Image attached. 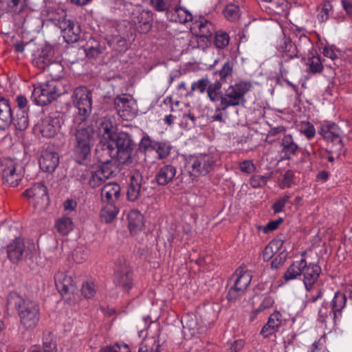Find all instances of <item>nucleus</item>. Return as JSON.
<instances>
[{
  "instance_id": "13",
  "label": "nucleus",
  "mask_w": 352,
  "mask_h": 352,
  "mask_svg": "<svg viewBox=\"0 0 352 352\" xmlns=\"http://www.w3.org/2000/svg\"><path fill=\"white\" fill-rule=\"evenodd\" d=\"M318 133L327 142L338 146L337 150L340 155V151L344 147V143L341 138L342 130L335 123L324 124L320 126Z\"/></svg>"
},
{
  "instance_id": "60",
  "label": "nucleus",
  "mask_w": 352,
  "mask_h": 352,
  "mask_svg": "<svg viewBox=\"0 0 352 352\" xmlns=\"http://www.w3.org/2000/svg\"><path fill=\"white\" fill-rule=\"evenodd\" d=\"M283 219L282 218H279L275 221H270L267 223V224L263 227V231L264 233H268L270 231H274L276 230L278 226L282 223Z\"/></svg>"
},
{
  "instance_id": "51",
  "label": "nucleus",
  "mask_w": 352,
  "mask_h": 352,
  "mask_svg": "<svg viewBox=\"0 0 352 352\" xmlns=\"http://www.w3.org/2000/svg\"><path fill=\"white\" fill-rule=\"evenodd\" d=\"M209 84L208 79L207 78H203L197 82H195L191 85V91L188 93V95H192L195 91H199L200 93H204L207 89Z\"/></svg>"
},
{
  "instance_id": "19",
  "label": "nucleus",
  "mask_w": 352,
  "mask_h": 352,
  "mask_svg": "<svg viewBox=\"0 0 352 352\" xmlns=\"http://www.w3.org/2000/svg\"><path fill=\"white\" fill-rule=\"evenodd\" d=\"M54 282L57 289L62 295L76 292V287L72 277L65 274L64 272L58 271L55 274Z\"/></svg>"
},
{
  "instance_id": "53",
  "label": "nucleus",
  "mask_w": 352,
  "mask_h": 352,
  "mask_svg": "<svg viewBox=\"0 0 352 352\" xmlns=\"http://www.w3.org/2000/svg\"><path fill=\"white\" fill-rule=\"evenodd\" d=\"M332 9V6L328 1H324L321 3V8L319 14H318V19L319 21L324 22L329 19V12Z\"/></svg>"
},
{
  "instance_id": "31",
  "label": "nucleus",
  "mask_w": 352,
  "mask_h": 352,
  "mask_svg": "<svg viewBox=\"0 0 352 352\" xmlns=\"http://www.w3.org/2000/svg\"><path fill=\"white\" fill-rule=\"evenodd\" d=\"M283 146L282 153L285 155V159L289 160L292 155H296L298 146L294 141L291 135H287L283 137L281 142Z\"/></svg>"
},
{
  "instance_id": "5",
  "label": "nucleus",
  "mask_w": 352,
  "mask_h": 352,
  "mask_svg": "<svg viewBox=\"0 0 352 352\" xmlns=\"http://www.w3.org/2000/svg\"><path fill=\"white\" fill-rule=\"evenodd\" d=\"M250 82L240 81L230 85L221 99V109L226 110L229 107H236L245 102V95L251 89Z\"/></svg>"
},
{
  "instance_id": "57",
  "label": "nucleus",
  "mask_w": 352,
  "mask_h": 352,
  "mask_svg": "<svg viewBox=\"0 0 352 352\" xmlns=\"http://www.w3.org/2000/svg\"><path fill=\"white\" fill-rule=\"evenodd\" d=\"M290 198V195H285L277 199L272 206L274 213H278L281 212L286 203L289 200Z\"/></svg>"
},
{
  "instance_id": "42",
  "label": "nucleus",
  "mask_w": 352,
  "mask_h": 352,
  "mask_svg": "<svg viewBox=\"0 0 352 352\" xmlns=\"http://www.w3.org/2000/svg\"><path fill=\"white\" fill-rule=\"evenodd\" d=\"M105 50V47L102 45L100 43L94 42V43H91L90 46H88L85 50L86 56L90 58H96L98 57L100 54L104 53Z\"/></svg>"
},
{
  "instance_id": "11",
  "label": "nucleus",
  "mask_w": 352,
  "mask_h": 352,
  "mask_svg": "<svg viewBox=\"0 0 352 352\" xmlns=\"http://www.w3.org/2000/svg\"><path fill=\"white\" fill-rule=\"evenodd\" d=\"M130 19L136 30L141 34L148 33L153 28V13L151 10L134 9Z\"/></svg>"
},
{
  "instance_id": "36",
  "label": "nucleus",
  "mask_w": 352,
  "mask_h": 352,
  "mask_svg": "<svg viewBox=\"0 0 352 352\" xmlns=\"http://www.w3.org/2000/svg\"><path fill=\"white\" fill-rule=\"evenodd\" d=\"M222 82L217 80L214 83L208 84L207 89L208 96L212 102H217L223 98L221 91Z\"/></svg>"
},
{
  "instance_id": "63",
  "label": "nucleus",
  "mask_w": 352,
  "mask_h": 352,
  "mask_svg": "<svg viewBox=\"0 0 352 352\" xmlns=\"http://www.w3.org/2000/svg\"><path fill=\"white\" fill-rule=\"evenodd\" d=\"M239 168L242 172L246 173H251L255 169L254 164L250 160H245L242 162L239 165Z\"/></svg>"
},
{
  "instance_id": "20",
  "label": "nucleus",
  "mask_w": 352,
  "mask_h": 352,
  "mask_svg": "<svg viewBox=\"0 0 352 352\" xmlns=\"http://www.w3.org/2000/svg\"><path fill=\"white\" fill-rule=\"evenodd\" d=\"M176 172L175 166L172 164L163 163L155 175V180L159 185L165 186L173 181L175 177Z\"/></svg>"
},
{
  "instance_id": "28",
  "label": "nucleus",
  "mask_w": 352,
  "mask_h": 352,
  "mask_svg": "<svg viewBox=\"0 0 352 352\" xmlns=\"http://www.w3.org/2000/svg\"><path fill=\"white\" fill-rule=\"evenodd\" d=\"M109 46L114 51L123 53L129 48V43L125 38L120 35H113L105 38Z\"/></svg>"
},
{
  "instance_id": "64",
  "label": "nucleus",
  "mask_w": 352,
  "mask_h": 352,
  "mask_svg": "<svg viewBox=\"0 0 352 352\" xmlns=\"http://www.w3.org/2000/svg\"><path fill=\"white\" fill-rule=\"evenodd\" d=\"M245 342L242 339H239L230 344V352H239L244 347Z\"/></svg>"
},
{
  "instance_id": "58",
  "label": "nucleus",
  "mask_w": 352,
  "mask_h": 352,
  "mask_svg": "<svg viewBox=\"0 0 352 352\" xmlns=\"http://www.w3.org/2000/svg\"><path fill=\"white\" fill-rule=\"evenodd\" d=\"M16 106L18 108L17 112L22 113L23 111L28 112L29 107L28 106V100L27 98L22 96L19 95L16 96L15 99Z\"/></svg>"
},
{
  "instance_id": "44",
  "label": "nucleus",
  "mask_w": 352,
  "mask_h": 352,
  "mask_svg": "<svg viewBox=\"0 0 352 352\" xmlns=\"http://www.w3.org/2000/svg\"><path fill=\"white\" fill-rule=\"evenodd\" d=\"M228 289L226 298L229 302H235L239 297L244 294L243 292L234 281H232Z\"/></svg>"
},
{
  "instance_id": "32",
  "label": "nucleus",
  "mask_w": 352,
  "mask_h": 352,
  "mask_svg": "<svg viewBox=\"0 0 352 352\" xmlns=\"http://www.w3.org/2000/svg\"><path fill=\"white\" fill-rule=\"evenodd\" d=\"M138 352H160L158 337L146 336L140 344Z\"/></svg>"
},
{
  "instance_id": "25",
  "label": "nucleus",
  "mask_w": 352,
  "mask_h": 352,
  "mask_svg": "<svg viewBox=\"0 0 352 352\" xmlns=\"http://www.w3.org/2000/svg\"><path fill=\"white\" fill-rule=\"evenodd\" d=\"M100 195L104 203L115 204L120 196V186L115 182L108 183L102 188Z\"/></svg>"
},
{
  "instance_id": "24",
  "label": "nucleus",
  "mask_w": 352,
  "mask_h": 352,
  "mask_svg": "<svg viewBox=\"0 0 352 352\" xmlns=\"http://www.w3.org/2000/svg\"><path fill=\"white\" fill-rule=\"evenodd\" d=\"M14 111L8 100L4 98L0 99V130L8 128L12 122Z\"/></svg>"
},
{
  "instance_id": "59",
  "label": "nucleus",
  "mask_w": 352,
  "mask_h": 352,
  "mask_svg": "<svg viewBox=\"0 0 352 352\" xmlns=\"http://www.w3.org/2000/svg\"><path fill=\"white\" fill-rule=\"evenodd\" d=\"M73 259L78 263H82L87 257V253L85 252L82 248H77L75 249L73 254Z\"/></svg>"
},
{
  "instance_id": "9",
  "label": "nucleus",
  "mask_w": 352,
  "mask_h": 352,
  "mask_svg": "<svg viewBox=\"0 0 352 352\" xmlns=\"http://www.w3.org/2000/svg\"><path fill=\"white\" fill-rule=\"evenodd\" d=\"M113 282L124 292H128L133 287L131 270L124 258H119L116 261Z\"/></svg>"
},
{
  "instance_id": "47",
  "label": "nucleus",
  "mask_w": 352,
  "mask_h": 352,
  "mask_svg": "<svg viewBox=\"0 0 352 352\" xmlns=\"http://www.w3.org/2000/svg\"><path fill=\"white\" fill-rule=\"evenodd\" d=\"M230 41L228 34L223 31H218L215 34L214 45L217 48L223 49L226 47Z\"/></svg>"
},
{
  "instance_id": "2",
  "label": "nucleus",
  "mask_w": 352,
  "mask_h": 352,
  "mask_svg": "<svg viewBox=\"0 0 352 352\" xmlns=\"http://www.w3.org/2000/svg\"><path fill=\"white\" fill-rule=\"evenodd\" d=\"M8 309H15L20 324L25 330L34 329L40 320L39 305L30 299H24L16 292H10L7 298Z\"/></svg>"
},
{
  "instance_id": "3",
  "label": "nucleus",
  "mask_w": 352,
  "mask_h": 352,
  "mask_svg": "<svg viewBox=\"0 0 352 352\" xmlns=\"http://www.w3.org/2000/svg\"><path fill=\"white\" fill-rule=\"evenodd\" d=\"M94 133L91 126L83 125H79L71 131L70 143L72 144V153L78 164L88 165L90 162Z\"/></svg>"
},
{
  "instance_id": "38",
  "label": "nucleus",
  "mask_w": 352,
  "mask_h": 352,
  "mask_svg": "<svg viewBox=\"0 0 352 352\" xmlns=\"http://www.w3.org/2000/svg\"><path fill=\"white\" fill-rule=\"evenodd\" d=\"M16 129L23 131L27 129L29 124L28 112H16V117L13 116L12 122Z\"/></svg>"
},
{
  "instance_id": "56",
  "label": "nucleus",
  "mask_w": 352,
  "mask_h": 352,
  "mask_svg": "<svg viewBox=\"0 0 352 352\" xmlns=\"http://www.w3.org/2000/svg\"><path fill=\"white\" fill-rule=\"evenodd\" d=\"M287 258V253L285 252V250H283L279 253V254L274 258V260L271 263V268L274 270L279 269L280 267H282Z\"/></svg>"
},
{
  "instance_id": "6",
  "label": "nucleus",
  "mask_w": 352,
  "mask_h": 352,
  "mask_svg": "<svg viewBox=\"0 0 352 352\" xmlns=\"http://www.w3.org/2000/svg\"><path fill=\"white\" fill-rule=\"evenodd\" d=\"M216 162L217 157L212 154L192 156L188 161L189 173L194 177L206 175L213 170Z\"/></svg>"
},
{
  "instance_id": "43",
  "label": "nucleus",
  "mask_w": 352,
  "mask_h": 352,
  "mask_svg": "<svg viewBox=\"0 0 352 352\" xmlns=\"http://www.w3.org/2000/svg\"><path fill=\"white\" fill-rule=\"evenodd\" d=\"M306 64L312 74L321 73L323 70V65L319 56H312L309 58Z\"/></svg>"
},
{
  "instance_id": "35",
  "label": "nucleus",
  "mask_w": 352,
  "mask_h": 352,
  "mask_svg": "<svg viewBox=\"0 0 352 352\" xmlns=\"http://www.w3.org/2000/svg\"><path fill=\"white\" fill-rule=\"evenodd\" d=\"M119 212L118 208L114 204H107L100 211V219L106 223H111L117 216Z\"/></svg>"
},
{
  "instance_id": "7",
  "label": "nucleus",
  "mask_w": 352,
  "mask_h": 352,
  "mask_svg": "<svg viewBox=\"0 0 352 352\" xmlns=\"http://www.w3.org/2000/svg\"><path fill=\"white\" fill-rule=\"evenodd\" d=\"M56 26L60 28L65 41L73 43L79 41L81 28L78 23L71 16L65 14L63 17L52 19Z\"/></svg>"
},
{
  "instance_id": "34",
  "label": "nucleus",
  "mask_w": 352,
  "mask_h": 352,
  "mask_svg": "<svg viewBox=\"0 0 352 352\" xmlns=\"http://www.w3.org/2000/svg\"><path fill=\"white\" fill-rule=\"evenodd\" d=\"M281 49L283 53V57L292 59L298 57V53L301 50V46H298L294 44L291 40L287 39L285 41L284 45H281Z\"/></svg>"
},
{
  "instance_id": "61",
  "label": "nucleus",
  "mask_w": 352,
  "mask_h": 352,
  "mask_svg": "<svg viewBox=\"0 0 352 352\" xmlns=\"http://www.w3.org/2000/svg\"><path fill=\"white\" fill-rule=\"evenodd\" d=\"M294 180V172L292 170H287L283 175L282 185L283 188H289Z\"/></svg>"
},
{
  "instance_id": "54",
  "label": "nucleus",
  "mask_w": 352,
  "mask_h": 352,
  "mask_svg": "<svg viewBox=\"0 0 352 352\" xmlns=\"http://www.w3.org/2000/svg\"><path fill=\"white\" fill-rule=\"evenodd\" d=\"M96 285L94 283H86L82 285L81 288V292L82 294L86 298H92L94 294H96Z\"/></svg>"
},
{
  "instance_id": "55",
  "label": "nucleus",
  "mask_w": 352,
  "mask_h": 352,
  "mask_svg": "<svg viewBox=\"0 0 352 352\" xmlns=\"http://www.w3.org/2000/svg\"><path fill=\"white\" fill-rule=\"evenodd\" d=\"M157 141L153 140L150 137H144L140 144V148H142L145 152L147 151H155Z\"/></svg>"
},
{
  "instance_id": "37",
  "label": "nucleus",
  "mask_w": 352,
  "mask_h": 352,
  "mask_svg": "<svg viewBox=\"0 0 352 352\" xmlns=\"http://www.w3.org/2000/svg\"><path fill=\"white\" fill-rule=\"evenodd\" d=\"M176 3V0H150V5L155 10L164 12L173 8Z\"/></svg>"
},
{
  "instance_id": "22",
  "label": "nucleus",
  "mask_w": 352,
  "mask_h": 352,
  "mask_svg": "<svg viewBox=\"0 0 352 352\" xmlns=\"http://www.w3.org/2000/svg\"><path fill=\"white\" fill-rule=\"evenodd\" d=\"M133 102L125 95L118 96L114 100V107L118 114L123 118L131 116L135 113Z\"/></svg>"
},
{
  "instance_id": "52",
  "label": "nucleus",
  "mask_w": 352,
  "mask_h": 352,
  "mask_svg": "<svg viewBox=\"0 0 352 352\" xmlns=\"http://www.w3.org/2000/svg\"><path fill=\"white\" fill-rule=\"evenodd\" d=\"M282 314L279 311H274L268 318L267 324L278 331L282 324Z\"/></svg>"
},
{
  "instance_id": "4",
  "label": "nucleus",
  "mask_w": 352,
  "mask_h": 352,
  "mask_svg": "<svg viewBox=\"0 0 352 352\" xmlns=\"http://www.w3.org/2000/svg\"><path fill=\"white\" fill-rule=\"evenodd\" d=\"M62 75L57 74L52 80L40 83L34 87L31 99L37 105L45 106L59 97L63 91L60 89V84L56 80Z\"/></svg>"
},
{
  "instance_id": "8",
  "label": "nucleus",
  "mask_w": 352,
  "mask_h": 352,
  "mask_svg": "<svg viewBox=\"0 0 352 352\" xmlns=\"http://www.w3.org/2000/svg\"><path fill=\"white\" fill-rule=\"evenodd\" d=\"M23 196L33 204L35 209L45 210L50 204L47 188L43 182L34 183L23 192Z\"/></svg>"
},
{
  "instance_id": "12",
  "label": "nucleus",
  "mask_w": 352,
  "mask_h": 352,
  "mask_svg": "<svg viewBox=\"0 0 352 352\" xmlns=\"http://www.w3.org/2000/svg\"><path fill=\"white\" fill-rule=\"evenodd\" d=\"M54 54L53 47L47 45L42 49L40 54L36 58V63L40 68L50 72V75H52V72L54 70H57L58 72V74L62 75L63 67L59 63L53 62Z\"/></svg>"
},
{
  "instance_id": "21",
  "label": "nucleus",
  "mask_w": 352,
  "mask_h": 352,
  "mask_svg": "<svg viewBox=\"0 0 352 352\" xmlns=\"http://www.w3.org/2000/svg\"><path fill=\"white\" fill-rule=\"evenodd\" d=\"M27 252L28 250L25 248L23 240L19 238L7 246L8 257L12 263H17Z\"/></svg>"
},
{
  "instance_id": "46",
  "label": "nucleus",
  "mask_w": 352,
  "mask_h": 352,
  "mask_svg": "<svg viewBox=\"0 0 352 352\" xmlns=\"http://www.w3.org/2000/svg\"><path fill=\"white\" fill-rule=\"evenodd\" d=\"M223 14L228 20L234 21L239 16V8L235 4H229L224 9Z\"/></svg>"
},
{
  "instance_id": "15",
  "label": "nucleus",
  "mask_w": 352,
  "mask_h": 352,
  "mask_svg": "<svg viewBox=\"0 0 352 352\" xmlns=\"http://www.w3.org/2000/svg\"><path fill=\"white\" fill-rule=\"evenodd\" d=\"M60 127V118L55 113H51L43 119L40 131L43 137L51 138L55 136Z\"/></svg>"
},
{
  "instance_id": "23",
  "label": "nucleus",
  "mask_w": 352,
  "mask_h": 352,
  "mask_svg": "<svg viewBox=\"0 0 352 352\" xmlns=\"http://www.w3.org/2000/svg\"><path fill=\"white\" fill-rule=\"evenodd\" d=\"M142 176L139 171H135L130 177V183L127 189V197L131 201H136L142 189Z\"/></svg>"
},
{
  "instance_id": "33",
  "label": "nucleus",
  "mask_w": 352,
  "mask_h": 352,
  "mask_svg": "<svg viewBox=\"0 0 352 352\" xmlns=\"http://www.w3.org/2000/svg\"><path fill=\"white\" fill-rule=\"evenodd\" d=\"M195 25L199 29V36L206 38L212 37L214 32V26L211 22L204 18H201V20L196 21Z\"/></svg>"
},
{
  "instance_id": "39",
  "label": "nucleus",
  "mask_w": 352,
  "mask_h": 352,
  "mask_svg": "<svg viewBox=\"0 0 352 352\" xmlns=\"http://www.w3.org/2000/svg\"><path fill=\"white\" fill-rule=\"evenodd\" d=\"M234 63L232 61L227 60L223 65L222 68L215 73L219 76V81L226 82L228 78H231L233 72Z\"/></svg>"
},
{
  "instance_id": "30",
  "label": "nucleus",
  "mask_w": 352,
  "mask_h": 352,
  "mask_svg": "<svg viewBox=\"0 0 352 352\" xmlns=\"http://www.w3.org/2000/svg\"><path fill=\"white\" fill-rule=\"evenodd\" d=\"M306 266V260L301 259L299 261L293 262L284 274L283 278L285 281L296 278L301 275L303 267Z\"/></svg>"
},
{
  "instance_id": "14",
  "label": "nucleus",
  "mask_w": 352,
  "mask_h": 352,
  "mask_svg": "<svg viewBox=\"0 0 352 352\" xmlns=\"http://www.w3.org/2000/svg\"><path fill=\"white\" fill-rule=\"evenodd\" d=\"M59 164V155L50 147L41 152L39 159L41 169L47 173H53Z\"/></svg>"
},
{
  "instance_id": "45",
  "label": "nucleus",
  "mask_w": 352,
  "mask_h": 352,
  "mask_svg": "<svg viewBox=\"0 0 352 352\" xmlns=\"http://www.w3.org/2000/svg\"><path fill=\"white\" fill-rule=\"evenodd\" d=\"M182 323L184 329L194 331L197 329V321L196 317L190 314H186L182 317Z\"/></svg>"
},
{
  "instance_id": "50",
  "label": "nucleus",
  "mask_w": 352,
  "mask_h": 352,
  "mask_svg": "<svg viewBox=\"0 0 352 352\" xmlns=\"http://www.w3.org/2000/svg\"><path fill=\"white\" fill-rule=\"evenodd\" d=\"M175 12H177L178 23H186L192 21L193 19L192 14L185 8L182 7L175 8Z\"/></svg>"
},
{
  "instance_id": "16",
  "label": "nucleus",
  "mask_w": 352,
  "mask_h": 352,
  "mask_svg": "<svg viewBox=\"0 0 352 352\" xmlns=\"http://www.w3.org/2000/svg\"><path fill=\"white\" fill-rule=\"evenodd\" d=\"M2 179L10 186H17L21 175L16 173V163L12 160H6L1 164Z\"/></svg>"
},
{
  "instance_id": "62",
  "label": "nucleus",
  "mask_w": 352,
  "mask_h": 352,
  "mask_svg": "<svg viewBox=\"0 0 352 352\" xmlns=\"http://www.w3.org/2000/svg\"><path fill=\"white\" fill-rule=\"evenodd\" d=\"M276 331H277L275 329L266 323L261 329L260 334L263 336V338H267L272 336H274V337H276L275 333Z\"/></svg>"
},
{
  "instance_id": "29",
  "label": "nucleus",
  "mask_w": 352,
  "mask_h": 352,
  "mask_svg": "<svg viewBox=\"0 0 352 352\" xmlns=\"http://www.w3.org/2000/svg\"><path fill=\"white\" fill-rule=\"evenodd\" d=\"M346 303V296L341 292H336L331 302V311L335 320L341 316L342 310Z\"/></svg>"
},
{
  "instance_id": "41",
  "label": "nucleus",
  "mask_w": 352,
  "mask_h": 352,
  "mask_svg": "<svg viewBox=\"0 0 352 352\" xmlns=\"http://www.w3.org/2000/svg\"><path fill=\"white\" fill-rule=\"evenodd\" d=\"M172 149L171 145L164 141L157 142L155 146V152L157 153V159L163 160L166 158L170 153Z\"/></svg>"
},
{
  "instance_id": "26",
  "label": "nucleus",
  "mask_w": 352,
  "mask_h": 352,
  "mask_svg": "<svg viewBox=\"0 0 352 352\" xmlns=\"http://www.w3.org/2000/svg\"><path fill=\"white\" fill-rule=\"evenodd\" d=\"M128 227L131 234H136L144 228V217L138 210H131L126 214Z\"/></svg>"
},
{
  "instance_id": "10",
  "label": "nucleus",
  "mask_w": 352,
  "mask_h": 352,
  "mask_svg": "<svg viewBox=\"0 0 352 352\" xmlns=\"http://www.w3.org/2000/svg\"><path fill=\"white\" fill-rule=\"evenodd\" d=\"M72 101L78 113L85 118L88 116L92 108V94L86 87L80 86L74 89Z\"/></svg>"
},
{
  "instance_id": "18",
  "label": "nucleus",
  "mask_w": 352,
  "mask_h": 352,
  "mask_svg": "<svg viewBox=\"0 0 352 352\" xmlns=\"http://www.w3.org/2000/svg\"><path fill=\"white\" fill-rule=\"evenodd\" d=\"M320 273L321 268L318 265L306 263V266L303 267L301 274L303 275V283L306 290L309 292L313 289Z\"/></svg>"
},
{
  "instance_id": "49",
  "label": "nucleus",
  "mask_w": 352,
  "mask_h": 352,
  "mask_svg": "<svg viewBox=\"0 0 352 352\" xmlns=\"http://www.w3.org/2000/svg\"><path fill=\"white\" fill-rule=\"evenodd\" d=\"M105 180L106 179L102 178V175L96 170L91 171L88 183L91 188H96L100 186Z\"/></svg>"
},
{
  "instance_id": "1",
  "label": "nucleus",
  "mask_w": 352,
  "mask_h": 352,
  "mask_svg": "<svg viewBox=\"0 0 352 352\" xmlns=\"http://www.w3.org/2000/svg\"><path fill=\"white\" fill-rule=\"evenodd\" d=\"M100 138L97 146L99 151L108 154L110 158H116L119 164L130 165L133 163L132 157L135 143L130 134L126 132H117L109 119L102 120L98 127Z\"/></svg>"
},
{
  "instance_id": "27",
  "label": "nucleus",
  "mask_w": 352,
  "mask_h": 352,
  "mask_svg": "<svg viewBox=\"0 0 352 352\" xmlns=\"http://www.w3.org/2000/svg\"><path fill=\"white\" fill-rule=\"evenodd\" d=\"M252 276L250 273L248 271H243V269L239 267L236 269L232 276L229 278L227 285H231L232 281H234L245 294V292L250 284Z\"/></svg>"
},
{
  "instance_id": "48",
  "label": "nucleus",
  "mask_w": 352,
  "mask_h": 352,
  "mask_svg": "<svg viewBox=\"0 0 352 352\" xmlns=\"http://www.w3.org/2000/svg\"><path fill=\"white\" fill-rule=\"evenodd\" d=\"M100 352H131L128 344L124 342H116L100 349Z\"/></svg>"
},
{
  "instance_id": "17",
  "label": "nucleus",
  "mask_w": 352,
  "mask_h": 352,
  "mask_svg": "<svg viewBox=\"0 0 352 352\" xmlns=\"http://www.w3.org/2000/svg\"><path fill=\"white\" fill-rule=\"evenodd\" d=\"M99 147L97 146L96 148V153L98 161L100 163L99 168L97 170L102 175V178L106 179L114 177L113 166L112 164V160H116V158H110L111 157L108 154L103 153V151H99Z\"/></svg>"
},
{
  "instance_id": "40",
  "label": "nucleus",
  "mask_w": 352,
  "mask_h": 352,
  "mask_svg": "<svg viewBox=\"0 0 352 352\" xmlns=\"http://www.w3.org/2000/svg\"><path fill=\"white\" fill-rule=\"evenodd\" d=\"M56 228L60 234L66 235L73 229V222L69 217H63L56 221Z\"/></svg>"
}]
</instances>
